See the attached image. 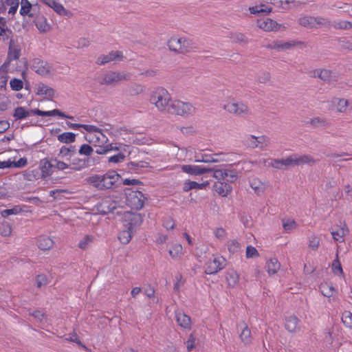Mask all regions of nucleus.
<instances>
[{
	"label": "nucleus",
	"mask_w": 352,
	"mask_h": 352,
	"mask_svg": "<svg viewBox=\"0 0 352 352\" xmlns=\"http://www.w3.org/2000/svg\"><path fill=\"white\" fill-rule=\"evenodd\" d=\"M243 144L248 148L255 149L258 148V144H256V136L253 135H248L243 141Z\"/></svg>",
	"instance_id": "obj_48"
},
{
	"label": "nucleus",
	"mask_w": 352,
	"mask_h": 352,
	"mask_svg": "<svg viewBox=\"0 0 352 352\" xmlns=\"http://www.w3.org/2000/svg\"><path fill=\"white\" fill-rule=\"evenodd\" d=\"M183 248L180 244H174L168 252L173 258H178L182 254Z\"/></svg>",
	"instance_id": "obj_53"
},
{
	"label": "nucleus",
	"mask_w": 352,
	"mask_h": 352,
	"mask_svg": "<svg viewBox=\"0 0 352 352\" xmlns=\"http://www.w3.org/2000/svg\"><path fill=\"white\" fill-rule=\"evenodd\" d=\"M214 190L220 195L226 197L232 191V186L221 180H218L214 184Z\"/></svg>",
	"instance_id": "obj_21"
},
{
	"label": "nucleus",
	"mask_w": 352,
	"mask_h": 352,
	"mask_svg": "<svg viewBox=\"0 0 352 352\" xmlns=\"http://www.w3.org/2000/svg\"><path fill=\"white\" fill-rule=\"evenodd\" d=\"M44 3L53 8V10L60 15H65L67 11L64 8V7L57 3L56 0H42Z\"/></svg>",
	"instance_id": "obj_31"
},
{
	"label": "nucleus",
	"mask_w": 352,
	"mask_h": 352,
	"mask_svg": "<svg viewBox=\"0 0 352 352\" xmlns=\"http://www.w3.org/2000/svg\"><path fill=\"white\" fill-rule=\"evenodd\" d=\"M176 320L179 326L185 329H190L191 326L190 318L180 310L175 312Z\"/></svg>",
	"instance_id": "obj_23"
},
{
	"label": "nucleus",
	"mask_w": 352,
	"mask_h": 352,
	"mask_svg": "<svg viewBox=\"0 0 352 352\" xmlns=\"http://www.w3.org/2000/svg\"><path fill=\"white\" fill-rule=\"evenodd\" d=\"M118 151V148L117 146H113L111 144H107L104 146H99L96 151L95 153L97 154V155H104L110 151Z\"/></svg>",
	"instance_id": "obj_56"
},
{
	"label": "nucleus",
	"mask_w": 352,
	"mask_h": 352,
	"mask_svg": "<svg viewBox=\"0 0 352 352\" xmlns=\"http://www.w3.org/2000/svg\"><path fill=\"white\" fill-rule=\"evenodd\" d=\"M331 104L337 111L344 113L346 111L349 101L344 98H333L331 100Z\"/></svg>",
	"instance_id": "obj_26"
},
{
	"label": "nucleus",
	"mask_w": 352,
	"mask_h": 352,
	"mask_svg": "<svg viewBox=\"0 0 352 352\" xmlns=\"http://www.w3.org/2000/svg\"><path fill=\"white\" fill-rule=\"evenodd\" d=\"M182 170L191 175H201L206 173L212 172V168H201L198 166L192 165H183Z\"/></svg>",
	"instance_id": "obj_14"
},
{
	"label": "nucleus",
	"mask_w": 352,
	"mask_h": 352,
	"mask_svg": "<svg viewBox=\"0 0 352 352\" xmlns=\"http://www.w3.org/2000/svg\"><path fill=\"white\" fill-rule=\"evenodd\" d=\"M332 271L335 274L338 276L344 274L342 267L338 258V251H337L336 258L332 263Z\"/></svg>",
	"instance_id": "obj_44"
},
{
	"label": "nucleus",
	"mask_w": 352,
	"mask_h": 352,
	"mask_svg": "<svg viewBox=\"0 0 352 352\" xmlns=\"http://www.w3.org/2000/svg\"><path fill=\"white\" fill-rule=\"evenodd\" d=\"M256 139L258 148L261 151L265 150L270 144V138L265 135L256 136Z\"/></svg>",
	"instance_id": "obj_41"
},
{
	"label": "nucleus",
	"mask_w": 352,
	"mask_h": 352,
	"mask_svg": "<svg viewBox=\"0 0 352 352\" xmlns=\"http://www.w3.org/2000/svg\"><path fill=\"white\" fill-rule=\"evenodd\" d=\"M269 166L278 169H282L283 167L294 166L293 155L286 159H271Z\"/></svg>",
	"instance_id": "obj_15"
},
{
	"label": "nucleus",
	"mask_w": 352,
	"mask_h": 352,
	"mask_svg": "<svg viewBox=\"0 0 352 352\" xmlns=\"http://www.w3.org/2000/svg\"><path fill=\"white\" fill-rule=\"evenodd\" d=\"M342 321L346 327L351 328L352 327V314L349 311H344L342 313Z\"/></svg>",
	"instance_id": "obj_58"
},
{
	"label": "nucleus",
	"mask_w": 352,
	"mask_h": 352,
	"mask_svg": "<svg viewBox=\"0 0 352 352\" xmlns=\"http://www.w3.org/2000/svg\"><path fill=\"white\" fill-rule=\"evenodd\" d=\"M150 102L163 113H167L172 99L168 91L163 87L155 89L151 94Z\"/></svg>",
	"instance_id": "obj_1"
},
{
	"label": "nucleus",
	"mask_w": 352,
	"mask_h": 352,
	"mask_svg": "<svg viewBox=\"0 0 352 352\" xmlns=\"http://www.w3.org/2000/svg\"><path fill=\"white\" fill-rule=\"evenodd\" d=\"M283 226L286 232H289L296 228L297 223L292 219L283 220Z\"/></svg>",
	"instance_id": "obj_61"
},
{
	"label": "nucleus",
	"mask_w": 352,
	"mask_h": 352,
	"mask_svg": "<svg viewBox=\"0 0 352 352\" xmlns=\"http://www.w3.org/2000/svg\"><path fill=\"white\" fill-rule=\"evenodd\" d=\"M314 28H319L321 27H329L331 25V21L324 17L314 16Z\"/></svg>",
	"instance_id": "obj_43"
},
{
	"label": "nucleus",
	"mask_w": 352,
	"mask_h": 352,
	"mask_svg": "<svg viewBox=\"0 0 352 352\" xmlns=\"http://www.w3.org/2000/svg\"><path fill=\"white\" fill-rule=\"evenodd\" d=\"M144 91L143 85L138 83H133L124 89V92L130 96H136Z\"/></svg>",
	"instance_id": "obj_25"
},
{
	"label": "nucleus",
	"mask_w": 352,
	"mask_h": 352,
	"mask_svg": "<svg viewBox=\"0 0 352 352\" xmlns=\"http://www.w3.org/2000/svg\"><path fill=\"white\" fill-rule=\"evenodd\" d=\"M32 8V5L28 0H21L20 14L23 16L28 15L29 16H32L33 14L31 13Z\"/></svg>",
	"instance_id": "obj_42"
},
{
	"label": "nucleus",
	"mask_w": 352,
	"mask_h": 352,
	"mask_svg": "<svg viewBox=\"0 0 352 352\" xmlns=\"http://www.w3.org/2000/svg\"><path fill=\"white\" fill-rule=\"evenodd\" d=\"M271 80V74L269 72L263 71L261 72L257 76V82L259 83L265 84L270 82Z\"/></svg>",
	"instance_id": "obj_60"
},
{
	"label": "nucleus",
	"mask_w": 352,
	"mask_h": 352,
	"mask_svg": "<svg viewBox=\"0 0 352 352\" xmlns=\"http://www.w3.org/2000/svg\"><path fill=\"white\" fill-rule=\"evenodd\" d=\"M22 211V209L20 206H16L11 209H6L1 212V215L3 217H7L11 214H16Z\"/></svg>",
	"instance_id": "obj_62"
},
{
	"label": "nucleus",
	"mask_w": 352,
	"mask_h": 352,
	"mask_svg": "<svg viewBox=\"0 0 352 352\" xmlns=\"http://www.w3.org/2000/svg\"><path fill=\"white\" fill-rule=\"evenodd\" d=\"M21 38L19 37L10 38L7 58L0 67V72L8 73L11 61L18 60L21 54Z\"/></svg>",
	"instance_id": "obj_2"
},
{
	"label": "nucleus",
	"mask_w": 352,
	"mask_h": 352,
	"mask_svg": "<svg viewBox=\"0 0 352 352\" xmlns=\"http://www.w3.org/2000/svg\"><path fill=\"white\" fill-rule=\"evenodd\" d=\"M36 89V95L45 96L47 100L53 99L55 94V90L53 88L47 86V85L43 82H40L39 84H38Z\"/></svg>",
	"instance_id": "obj_18"
},
{
	"label": "nucleus",
	"mask_w": 352,
	"mask_h": 352,
	"mask_svg": "<svg viewBox=\"0 0 352 352\" xmlns=\"http://www.w3.org/2000/svg\"><path fill=\"white\" fill-rule=\"evenodd\" d=\"M117 207V203L111 199H103L97 205V210L102 214L113 212Z\"/></svg>",
	"instance_id": "obj_13"
},
{
	"label": "nucleus",
	"mask_w": 352,
	"mask_h": 352,
	"mask_svg": "<svg viewBox=\"0 0 352 352\" xmlns=\"http://www.w3.org/2000/svg\"><path fill=\"white\" fill-rule=\"evenodd\" d=\"M52 168H55L59 170H63L69 168V164L63 162L58 160L56 158H50Z\"/></svg>",
	"instance_id": "obj_47"
},
{
	"label": "nucleus",
	"mask_w": 352,
	"mask_h": 352,
	"mask_svg": "<svg viewBox=\"0 0 352 352\" xmlns=\"http://www.w3.org/2000/svg\"><path fill=\"white\" fill-rule=\"evenodd\" d=\"M251 14H258L260 13H270L272 11L271 8H267L265 5L256 6L253 7H250L249 8Z\"/></svg>",
	"instance_id": "obj_49"
},
{
	"label": "nucleus",
	"mask_w": 352,
	"mask_h": 352,
	"mask_svg": "<svg viewBox=\"0 0 352 352\" xmlns=\"http://www.w3.org/2000/svg\"><path fill=\"white\" fill-rule=\"evenodd\" d=\"M209 183L208 182L199 184L193 181H187L184 183L183 190L188 192L191 189H203L206 187Z\"/></svg>",
	"instance_id": "obj_35"
},
{
	"label": "nucleus",
	"mask_w": 352,
	"mask_h": 352,
	"mask_svg": "<svg viewBox=\"0 0 352 352\" xmlns=\"http://www.w3.org/2000/svg\"><path fill=\"white\" fill-rule=\"evenodd\" d=\"M126 202L128 206L134 210H140L144 206L146 197L140 190H132L130 188H126Z\"/></svg>",
	"instance_id": "obj_5"
},
{
	"label": "nucleus",
	"mask_w": 352,
	"mask_h": 352,
	"mask_svg": "<svg viewBox=\"0 0 352 352\" xmlns=\"http://www.w3.org/2000/svg\"><path fill=\"white\" fill-rule=\"evenodd\" d=\"M267 272L270 275L275 274L280 267V264L275 258H270L266 263Z\"/></svg>",
	"instance_id": "obj_32"
},
{
	"label": "nucleus",
	"mask_w": 352,
	"mask_h": 352,
	"mask_svg": "<svg viewBox=\"0 0 352 352\" xmlns=\"http://www.w3.org/2000/svg\"><path fill=\"white\" fill-rule=\"evenodd\" d=\"M197 49L195 43L191 39L182 37V54H186Z\"/></svg>",
	"instance_id": "obj_30"
},
{
	"label": "nucleus",
	"mask_w": 352,
	"mask_h": 352,
	"mask_svg": "<svg viewBox=\"0 0 352 352\" xmlns=\"http://www.w3.org/2000/svg\"><path fill=\"white\" fill-rule=\"evenodd\" d=\"M71 163L69 168L72 170H80L85 168L89 167V164L91 163V160H87V158H78L74 157L71 158Z\"/></svg>",
	"instance_id": "obj_16"
},
{
	"label": "nucleus",
	"mask_w": 352,
	"mask_h": 352,
	"mask_svg": "<svg viewBox=\"0 0 352 352\" xmlns=\"http://www.w3.org/2000/svg\"><path fill=\"white\" fill-rule=\"evenodd\" d=\"M230 38L234 43H239L242 45H246L249 42L248 38L244 34L241 32L232 33Z\"/></svg>",
	"instance_id": "obj_38"
},
{
	"label": "nucleus",
	"mask_w": 352,
	"mask_h": 352,
	"mask_svg": "<svg viewBox=\"0 0 352 352\" xmlns=\"http://www.w3.org/2000/svg\"><path fill=\"white\" fill-rule=\"evenodd\" d=\"M213 170V176L217 180H221L222 182H225L226 183H232L234 182L238 178L237 172L234 170H231L229 168H219L217 169L212 168Z\"/></svg>",
	"instance_id": "obj_6"
},
{
	"label": "nucleus",
	"mask_w": 352,
	"mask_h": 352,
	"mask_svg": "<svg viewBox=\"0 0 352 352\" xmlns=\"http://www.w3.org/2000/svg\"><path fill=\"white\" fill-rule=\"evenodd\" d=\"M131 74L128 72H109L104 74L98 79V82L101 85H115L122 80H131Z\"/></svg>",
	"instance_id": "obj_4"
},
{
	"label": "nucleus",
	"mask_w": 352,
	"mask_h": 352,
	"mask_svg": "<svg viewBox=\"0 0 352 352\" xmlns=\"http://www.w3.org/2000/svg\"><path fill=\"white\" fill-rule=\"evenodd\" d=\"M226 260L222 256L209 260L206 263L205 272L208 274H214L225 267Z\"/></svg>",
	"instance_id": "obj_10"
},
{
	"label": "nucleus",
	"mask_w": 352,
	"mask_h": 352,
	"mask_svg": "<svg viewBox=\"0 0 352 352\" xmlns=\"http://www.w3.org/2000/svg\"><path fill=\"white\" fill-rule=\"evenodd\" d=\"M87 182L98 190H102V180L100 175H95L89 177L87 179Z\"/></svg>",
	"instance_id": "obj_50"
},
{
	"label": "nucleus",
	"mask_w": 352,
	"mask_h": 352,
	"mask_svg": "<svg viewBox=\"0 0 352 352\" xmlns=\"http://www.w3.org/2000/svg\"><path fill=\"white\" fill-rule=\"evenodd\" d=\"M10 87L14 91H20L23 88V81L20 79L14 78L10 82Z\"/></svg>",
	"instance_id": "obj_64"
},
{
	"label": "nucleus",
	"mask_w": 352,
	"mask_h": 352,
	"mask_svg": "<svg viewBox=\"0 0 352 352\" xmlns=\"http://www.w3.org/2000/svg\"><path fill=\"white\" fill-rule=\"evenodd\" d=\"M285 327L290 333H295L300 329L299 320L296 316L285 318Z\"/></svg>",
	"instance_id": "obj_17"
},
{
	"label": "nucleus",
	"mask_w": 352,
	"mask_h": 352,
	"mask_svg": "<svg viewBox=\"0 0 352 352\" xmlns=\"http://www.w3.org/2000/svg\"><path fill=\"white\" fill-rule=\"evenodd\" d=\"M298 24L307 28H314V16H305L298 19Z\"/></svg>",
	"instance_id": "obj_45"
},
{
	"label": "nucleus",
	"mask_w": 352,
	"mask_h": 352,
	"mask_svg": "<svg viewBox=\"0 0 352 352\" xmlns=\"http://www.w3.org/2000/svg\"><path fill=\"white\" fill-rule=\"evenodd\" d=\"M94 236L86 234L78 243V248L81 250H86L93 243Z\"/></svg>",
	"instance_id": "obj_46"
},
{
	"label": "nucleus",
	"mask_w": 352,
	"mask_h": 352,
	"mask_svg": "<svg viewBox=\"0 0 352 352\" xmlns=\"http://www.w3.org/2000/svg\"><path fill=\"white\" fill-rule=\"evenodd\" d=\"M196 112L195 107L190 102H184L179 100H172L168 113L189 117Z\"/></svg>",
	"instance_id": "obj_3"
},
{
	"label": "nucleus",
	"mask_w": 352,
	"mask_h": 352,
	"mask_svg": "<svg viewBox=\"0 0 352 352\" xmlns=\"http://www.w3.org/2000/svg\"><path fill=\"white\" fill-rule=\"evenodd\" d=\"M280 42V51L289 50L295 47H305L306 44L305 42L300 41H289L287 42Z\"/></svg>",
	"instance_id": "obj_28"
},
{
	"label": "nucleus",
	"mask_w": 352,
	"mask_h": 352,
	"mask_svg": "<svg viewBox=\"0 0 352 352\" xmlns=\"http://www.w3.org/2000/svg\"><path fill=\"white\" fill-rule=\"evenodd\" d=\"M321 292L324 296L330 297L333 296L334 292V288L333 286H329L327 283L321 284L320 286Z\"/></svg>",
	"instance_id": "obj_59"
},
{
	"label": "nucleus",
	"mask_w": 352,
	"mask_h": 352,
	"mask_svg": "<svg viewBox=\"0 0 352 352\" xmlns=\"http://www.w3.org/2000/svg\"><path fill=\"white\" fill-rule=\"evenodd\" d=\"M256 26L265 32H270L279 30L282 25L272 19L262 18L257 20Z\"/></svg>",
	"instance_id": "obj_11"
},
{
	"label": "nucleus",
	"mask_w": 352,
	"mask_h": 352,
	"mask_svg": "<svg viewBox=\"0 0 352 352\" xmlns=\"http://www.w3.org/2000/svg\"><path fill=\"white\" fill-rule=\"evenodd\" d=\"M167 45L170 51L182 54V37H171L168 41Z\"/></svg>",
	"instance_id": "obj_27"
},
{
	"label": "nucleus",
	"mask_w": 352,
	"mask_h": 352,
	"mask_svg": "<svg viewBox=\"0 0 352 352\" xmlns=\"http://www.w3.org/2000/svg\"><path fill=\"white\" fill-rule=\"evenodd\" d=\"M78 153L80 155H82L86 156L87 157H89L94 153V148L87 144H84L81 145L78 150Z\"/></svg>",
	"instance_id": "obj_54"
},
{
	"label": "nucleus",
	"mask_w": 352,
	"mask_h": 352,
	"mask_svg": "<svg viewBox=\"0 0 352 352\" xmlns=\"http://www.w3.org/2000/svg\"><path fill=\"white\" fill-rule=\"evenodd\" d=\"M250 185L254 193L261 196L263 195L265 190V186L258 178L254 177L250 180Z\"/></svg>",
	"instance_id": "obj_24"
},
{
	"label": "nucleus",
	"mask_w": 352,
	"mask_h": 352,
	"mask_svg": "<svg viewBox=\"0 0 352 352\" xmlns=\"http://www.w3.org/2000/svg\"><path fill=\"white\" fill-rule=\"evenodd\" d=\"M122 55L120 52H111L109 54L107 55H101L96 60V63L98 65H104L107 63L114 60L116 58H122Z\"/></svg>",
	"instance_id": "obj_20"
},
{
	"label": "nucleus",
	"mask_w": 352,
	"mask_h": 352,
	"mask_svg": "<svg viewBox=\"0 0 352 352\" xmlns=\"http://www.w3.org/2000/svg\"><path fill=\"white\" fill-rule=\"evenodd\" d=\"M40 166L43 177L50 176L53 173L50 159L45 158L42 160Z\"/></svg>",
	"instance_id": "obj_29"
},
{
	"label": "nucleus",
	"mask_w": 352,
	"mask_h": 352,
	"mask_svg": "<svg viewBox=\"0 0 352 352\" xmlns=\"http://www.w3.org/2000/svg\"><path fill=\"white\" fill-rule=\"evenodd\" d=\"M30 115H32L31 109L30 111L27 110L23 107H16L13 113L15 120H23Z\"/></svg>",
	"instance_id": "obj_36"
},
{
	"label": "nucleus",
	"mask_w": 352,
	"mask_h": 352,
	"mask_svg": "<svg viewBox=\"0 0 352 352\" xmlns=\"http://www.w3.org/2000/svg\"><path fill=\"white\" fill-rule=\"evenodd\" d=\"M35 25L40 32H46L50 30V25L47 22V19L43 16H37L35 19Z\"/></svg>",
	"instance_id": "obj_37"
},
{
	"label": "nucleus",
	"mask_w": 352,
	"mask_h": 352,
	"mask_svg": "<svg viewBox=\"0 0 352 352\" xmlns=\"http://www.w3.org/2000/svg\"><path fill=\"white\" fill-rule=\"evenodd\" d=\"M331 25L336 30H349V21H336Z\"/></svg>",
	"instance_id": "obj_63"
},
{
	"label": "nucleus",
	"mask_w": 352,
	"mask_h": 352,
	"mask_svg": "<svg viewBox=\"0 0 352 352\" xmlns=\"http://www.w3.org/2000/svg\"><path fill=\"white\" fill-rule=\"evenodd\" d=\"M239 338L243 343L245 345H249L252 343L251 331L248 325L245 323Z\"/></svg>",
	"instance_id": "obj_34"
},
{
	"label": "nucleus",
	"mask_w": 352,
	"mask_h": 352,
	"mask_svg": "<svg viewBox=\"0 0 352 352\" xmlns=\"http://www.w3.org/2000/svg\"><path fill=\"white\" fill-rule=\"evenodd\" d=\"M54 244L53 239L46 235H41L37 239L38 248L43 251L50 250L54 247Z\"/></svg>",
	"instance_id": "obj_19"
},
{
	"label": "nucleus",
	"mask_w": 352,
	"mask_h": 352,
	"mask_svg": "<svg viewBox=\"0 0 352 352\" xmlns=\"http://www.w3.org/2000/svg\"><path fill=\"white\" fill-rule=\"evenodd\" d=\"M293 160L294 166L303 165L305 164L314 165L316 162V160L310 155H302L300 156L293 155Z\"/></svg>",
	"instance_id": "obj_22"
},
{
	"label": "nucleus",
	"mask_w": 352,
	"mask_h": 352,
	"mask_svg": "<svg viewBox=\"0 0 352 352\" xmlns=\"http://www.w3.org/2000/svg\"><path fill=\"white\" fill-rule=\"evenodd\" d=\"M120 179V175L114 170L102 175V190L111 188Z\"/></svg>",
	"instance_id": "obj_8"
},
{
	"label": "nucleus",
	"mask_w": 352,
	"mask_h": 352,
	"mask_svg": "<svg viewBox=\"0 0 352 352\" xmlns=\"http://www.w3.org/2000/svg\"><path fill=\"white\" fill-rule=\"evenodd\" d=\"M226 280L230 286L234 287L238 282L239 276L235 272L231 271L228 272L226 276Z\"/></svg>",
	"instance_id": "obj_57"
},
{
	"label": "nucleus",
	"mask_w": 352,
	"mask_h": 352,
	"mask_svg": "<svg viewBox=\"0 0 352 352\" xmlns=\"http://www.w3.org/2000/svg\"><path fill=\"white\" fill-rule=\"evenodd\" d=\"M309 124L314 128L327 127L329 122L327 119L322 117H315L309 121Z\"/></svg>",
	"instance_id": "obj_33"
},
{
	"label": "nucleus",
	"mask_w": 352,
	"mask_h": 352,
	"mask_svg": "<svg viewBox=\"0 0 352 352\" xmlns=\"http://www.w3.org/2000/svg\"><path fill=\"white\" fill-rule=\"evenodd\" d=\"M12 233L11 225L6 221L0 223V234L3 236H9Z\"/></svg>",
	"instance_id": "obj_51"
},
{
	"label": "nucleus",
	"mask_w": 352,
	"mask_h": 352,
	"mask_svg": "<svg viewBox=\"0 0 352 352\" xmlns=\"http://www.w3.org/2000/svg\"><path fill=\"white\" fill-rule=\"evenodd\" d=\"M124 230L120 232L118 235V239L122 244H127L131 240L132 234L133 230H131L128 227Z\"/></svg>",
	"instance_id": "obj_40"
},
{
	"label": "nucleus",
	"mask_w": 352,
	"mask_h": 352,
	"mask_svg": "<svg viewBox=\"0 0 352 352\" xmlns=\"http://www.w3.org/2000/svg\"><path fill=\"white\" fill-rule=\"evenodd\" d=\"M57 138L62 143H73L76 140V134L72 132H65L58 135Z\"/></svg>",
	"instance_id": "obj_39"
},
{
	"label": "nucleus",
	"mask_w": 352,
	"mask_h": 352,
	"mask_svg": "<svg viewBox=\"0 0 352 352\" xmlns=\"http://www.w3.org/2000/svg\"><path fill=\"white\" fill-rule=\"evenodd\" d=\"M31 68L36 74L46 76L50 74L52 66L47 61L35 58L32 60Z\"/></svg>",
	"instance_id": "obj_7"
},
{
	"label": "nucleus",
	"mask_w": 352,
	"mask_h": 352,
	"mask_svg": "<svg viewBox=\"0 0 352 352\" xmlns=\"http://www.w3.org/2000/svg\"><path fill=\"white\" fill-rule=\"evenodd\" d=\"M338 42L342 49L352 51V41L348 40L346 37H340L338 38Z\"/></svg>",
	"instance_id": "obj_55"
},
{
	"label": "nucleus",
	"mask_w": 352,
	"mask_h": 352,
	"mask_svg": "<svg viewBox=\"0 0 352 352\" xmlns=\"http://www.w3.org/2000/svg\"><path fill=\"white\" fill-rule=\"evenodd\" d=\"M224 109L228 112L239 116H246L250 113L248 107L243 102L228 103L224 107Z\"/></svg>",
	"instance_id": "obj_9"
},
{
	"label": "nucleus",
	"mask_w": 352,
	"mask_h": 352,
	"mask_svg": "<svg viewBox=\"0 0 352 352\" xmlns=\"http://www.w3.org/2000/svg\"><path fill=\"white\" fill-rule=\"evenodd\" d=\"M11 34V30L7 28L6 19L0 17V36H6L7 38H9Z\"/></svg>",
	"instance_id": "obj_52"
},
{
	"label": "nucleus",
	"mask_w": 352,
	"mask_h": 352,
	"mask_svg": "<svg viewBox=\"0 0 352 352\" xmlns=\"http://www.w3.org/2000/svg\"><path fill=\"white\" fill-rule=\"evenodd\" d=\"M124 220L127 222V224L125 225V226L133 230L135 227L142 224L143 217L140 213L126 212L124 214Z\"/></svg>",
	"instance_id": "obj_12"
}]
</instances>
